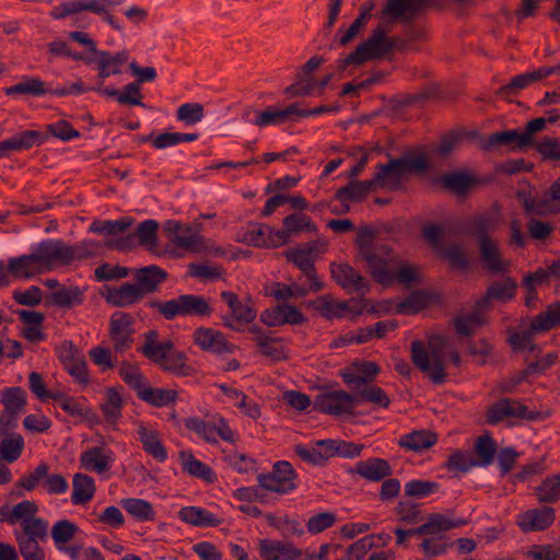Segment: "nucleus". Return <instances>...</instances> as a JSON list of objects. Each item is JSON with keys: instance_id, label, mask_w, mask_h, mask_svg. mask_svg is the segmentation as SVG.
Here are the masks:
<instances>
[{"instance_id": "45", "label": "nucleus", "mask_w": 560, "mask_h": 560, "mask_svg": "<svg viewBox=\"0 0 560 560\" xmlns=\"http://www.w3.org/2000/svg\"><path fill=\"white\" fill-rule=\"evenodd\" d=\"M138 397L155 407H164L177 399V392L160 387L144 386L138 392Z\"/></svg>"}, {"instance_id": "5", "label": "nucleus", "mask_w": 560, "mask_h": 560, "mask_svg": "<svg viewBox=\"0 0 560 560\" xmlns=\"http://www.w3.org/2000/svg\"><path fill=\"white\" fill-rule=\"evenodd\" d=\"M36 502L24 500L13 506L0 509V520L12 526H18L13 534L15 540L47 539L48 521L39 517Z\"/></svg>"}, {"instance_id": "4", "label": "nucleus", "mask_w": 560, "mask_h": 560, "mask_svg": "<svg viewBox=\"0 0 560 560\" xmlns=\"http://www.w3.org/2000/svg\"><path fill=\"white\" fill-rule=\"evenodd\" d=\"M381 368L373 361H354L347 366L341 377L343 382L361 398V400L373 405L375 408H388L390 398L386 392L374 384Z\"/></svg>"}, {"instance_id": "47", "label": "nucleus", "mask_w": 560, "mask_h": 560, "mask_svg": "<svg viewBox=\"0 0 560 560\" xmlns=\"http://www.w3.org/2000/svg\"><path fill=\"white\" fill-rule=\"evenodd\" d=\"M49 89L45 82L37 77H26L21 82L5 89L7 95L24 94L31 96H40L47 94Z\"/></svg>"}, {"instance_id": "53", "label": "nucleus", "mask_w": 560, "mask_h": 560, "mask_svg": "<svg viewBox=\"0 0 560 560\" xmlns=\"http://www.w3.org/2000/svg\"><path fill=\"white\" fill-rule=\"evenodd\" d=\"M440 180L444 187L457 195L468 191L475 183V179L464 172L445 174Z\"/></svg>"}, {"instance_id": "34", "label": "nucleus", "mask_w": 560, "mask_h": 560, "mask_svg": "<svg viewBox=\"0 0 560 560\" xmlns=\"http://www.w3.org/2000/svg\"><path fill=\"white\" fill-rule=\"evenodd\" d=\"M465 524L466 521L464 518H451L445 515L434 514L430 516L427 523L412 529V533L418 536L436 535L452 528L460 527Z\"/></svg>"}, {"instance_id": "44", "label": "nucleus", "mask_w": 560, "mask_h": 560, "mask_svg": "<svg viewBox=\"0 0 560 560\" xmlns=\"http://www.w3.org/2000/svg\"><path fill=\"white\" fill-rule=\"evenodd\" d=\"M433 295L427 291H415L396 306L397 313L411 315L428 307L433 302Z\"/></svg>"}, {"instance_id": "26", "label": "nucleus", "mask_w": 560, "mask_h": 560, "mask_svg": "<svg viewBox=\"0 0 560 560\" xmlns=\"http://www.w3.org/2000/svg\"><path fill=\"white\" fill-rule=\"evenodd\" d=\"M527 213L550 214L560 211V180L555 182L539 198L524 201Z\"/></svg>"}, {"instance_id": "13", "label": "nucleus", "mask_w": 560, "mask_h": 560, "mask_svg": "<svg viewBox=\"0 0 560 560\" xmlns=\"http://www.w3.org/2000/svg\"><path fill=\"white\" fill-rule=\"evenodd\" d=\"M221 299L230 308V314L223 317V325L225 327L234 331H241L244 325L252 323L256 318V310L249 300L241 301L231 291H223Z\"/></svg>"}, {"instance_id": "12", "label": "nucleus", "mask_w": 560, "mask_h": 560, "mask_svg": "<svg viewBox=\"0 0 560 560\" xmlns=\"http://www.w3.org/2000/svg\"><path fill=\"white\" fill-rule=\"evenodd\" d=\"M185 427L208 443H217L218 436L230 443L235 441V433L222 417H214L212 421L196 417L186 418Z\"/></svg>"}, {"instance_id": "42", "label": "nucleus", "mask_w": 560, "mask_h": 560, "mask_svg": "<svg viewBox=\"0 0 560 560\" xmlns=\"http://www.w3.org/2000/svg\"><path fill=\"white\" fill-rule=\"evenodd\" d=\"M124 400L121 394L116 388L105 390L104 401L101 404V410L105 421L110 425H116L121 418Z\"/></svg>"}, {"instance_id": "41", "label": "nucleus", "mask_w": 560, "mask_h": 560, "mask_svg": "<svg viewBox=\"0 0 560 560\" xmlns=\"http://www.w3.org/2000/svg\"><path fill=\"white\" fill-rule=\"evenodd\" d=\"M179 518L192 526H218L220 520L211 512L199 506H185L178 512Z\"/></svg>"}, {"instance_id": "59", "label": "nucleus", "mask_w": 560, "mask_h": 560, "mask_svg": "<svg viewBox=\"0 0 560 560\" xmlns=\"http://www.w3.org/2000/svg\"><path fill=\"white\" fill-rule=\"evenodd\" d=\"M254 341L259 347L261 353L273 361L285 359V351L280 339L270 336H256Z\"/></svg>"}, {"instance_id": "38", "label": "nucleus", "mask_w": 560, "mask_h": 560, "mask_svg": "<svg viewBox=\"0 0 560 560\" xmlns=\"http://www.w3.org/2000/svg\"><path fill=\"white\" fill-rule=\"evenodd\" d=\"M425 0H387L382 9V18H390L393 20H407L416 14Z\"/></svg>"}, {"instance_id": "8", "label": "nucleus", "mask_w": 560, "mask_h": 560, "mask_svg": "<svg viewBox=\"0 0 560 560\" xmlns=\"http://www.w3.org/2000/svg\"><path fill=\"white\" fill-rule=\"evenodd\" d=\"M390 47L392 43L386 36L385 27L378 25L351 54L338 60V67L340 70H345L348 66L359 67L368 61L381 60L390 54Z\"/></svg>"}, {"instance_id": "39", "label": "nucleus", "mask_w": 560, "mask_h": 560, "mask_svg": "<svg viewBox=\"0 0 560 560\" xmlns=\"http://www.w3.org/2000/svg\"><path fill=\"white\" fill-rule=\"evenodd\" d=\"M501 215L499 211H491L476 215L469 222V231L476 235L479 241L483 237H490L489 233L497 231L501 225Z\"/></svg>"}, {"instance_id": "61", "label": "nucleus", "mask_w": 560, "mask_h": 560, "mask_svg": "<svg viewBox=\"0 0 560 560\" xmlns=\"http://www.w3.org/2000/svg\"><path fill=\"white\" fill-rule=\"evenodd\" d=\"M308 292H312L310 287L306 288L296 282L290 284L273 283L270 288V295L277 300L300 299L307 295Z\"/></svg>"}, {"instance_id": "36", "label": "nucleus", "mask_w": 560, "mask_h": 560, "mask_svg": "<svg viewBox=\"0 0 560 560\" xmlns=\"http://www.w3.org/2000/svg\"><path fill=\"white\" fill-rule=\"evenodd\" d=\"M173 348L174 343L171 340L159 341L158 332L151 330L145 335L142 353L151 361L161 365Z\"/></svg>"}, {"instance_id": "43", "label": "nucleus", "mask_w": 560, "mask_h": 560, "mask_svg": "<svg viewBox=\"0 0 560 560\" xmlns=\"http://www.w3.org/2000/svg\"><path fill=\"white\" fill-rule=\"evenodd\" d=\"M560 326V302H553L532 318L534 332H545Z\"/></svg>"}, {"instance_id": "51", "label": "nucleus", "mask_w": 560, "mask_h": 560, "mask_svg": "<svg viewBox=\"0 0 560 560\" xmlns=\"http://www.w3.org/2000/svg\"><path fill=\"white\" fill-rule=\"evenodd\" d=\"M537 501L540 503H555L560 500V475L547 477L535 488Z\"/></svg>"}, {"instance_id": "11", "label": "nucleus", "mask_w": 560, "mask_h": 560, "mask_svg": "<svg viewBox=\"0 0 560 560\" xmlns=\"http://www.w3.org/2000/svg\"><path fill=\"white\" fill-rule=\"evenodd\" d=\"M425 167L427 161L423 156H418L411 160H395L388 164L381 165L372 182L373 185L392 189L398 186L402 175L407 171H422Z\"/></svg>"}, {"instance_id": "35", "label": "nucleus", "mask_w": 560, "mask_h": 560, "mask_svg": "<svg viewBox=\"0 0 560 560\" xmlns=\"http://www.w3.org/2000/svg\"><path fill=\"white\" fill-rule=\"evenodd\" d=\"M96 491L95 481L85 474H74L72 479L71 502L74 505H85L94 497Z\"/></svg>"}, {"instance_id": "37", "label": "nucleus", "mask_w": 560, "mask_h": 560, "mask_svg": "<svg viewBox=\"0 0 560 560\" xmlns=\"http://www.w3.org/2000/svg\"><path fill=\"white\" fill-rule=\"evenodd\" d=\"M315 308L326 318L336 319L342 318L348 313L353 315L360 312H353L347 301L335 300L330 295H322L315 301Z\"/></svg>"}, {"instance_id": "18", "label": "nucleus", "mask_w": 560, "mask_h": 560, "mask_svg": "<svg viewBox=\"0 0 560 560\" xmlns=\"http://www.w3.org/2000/svg\"><path fill=\"white\" fill-rule=\"evenodd\" d=\"M243 241L257 247H279L287 243V232L273 230L266 224L252 223L244 232Z\"/></svg>"}, {"instance_id": "2", "label": "nucleus", "mask_w": 560, "mask_h": 560, "mask_svg": "<svg viewBox=\"0 0 560 560\" xmlns=\"http://www.w3.org/2000/svg\"><path fill=\"white\" fill-rule=\"evenodd\" d=\"M355 244L359 256L365 261L371 276L378 283L388 285L399 282L410 285L420 280L419 268L395 256L386 244L374 238L371 229L361 228L358 231Z\"/></svg>"}, {"instance_id": "46", "label": "nucleus", "mask_w": 560, "mask_h": 560, "mask_svg": "<svg viewBox=\"0 0 560 560\" xmlns=\"http://www.w3.org/2000/svg\"><path fill=\"white\" fill-rule=\"evenodd\" d=\"M436 443L435 434L429 431H413L405 434L399 440V445L413 452H421Z\"/></svg>"}, {"instance_id": "28", "label": "nucleus", "mask_w": 560, "mask_h": 560, "mask_svg": "<svg viewBox=\"0 0 560 560\" xmlns=\"http://www.w3.org/2000/svg\"><path fill=\"white\" fill-rule=\"evenodd\" d=\"M96 67L98 70V79L104 80L110 75H117L122 72V67L129 59V52L126 50L112 54L109 51L100 50L95 56Z\"/></svg>"}, {"instance_id": "22", "label": "nucleus", "mask_w": 560, "mask_h": 560, "mask_svg": "<svg viewBox=\"0 0 560 560\" xmlns=\"http://www.w3.org/2000/svg\"><path fill=\"white\" fill-rule=\"evenodd\" d=\"M509 418L534 419V415L521 401L508 398L493 404L487 411V420L491 424Z\"/></svg>"}, {"instance_id": "62", "label": "nucleus", "mask_w": 560, "mask_h": 560, "mask_svg": "<svg viewBox=\"0 0 560 560\" xmlns=\"http://www.w3.org/2000/svg\"><path fill=\"white\" fill-rule=\"evenodd\" d=\"M132 224L128 217L115 221H94L90 225V231L96 234L117 235L127 230Z\"/></svg>"}, {"instance_id": "60", "label": "nucleus", "mask_w": 560, "mask_h": 560, "mask_svg": "<svg viewBox=\"0 0 560 560\" xmlns=\"http://www.w3.org/2000/svg\"><path fill=\"white\" fill-rule=\"evenodd\" d=\"M283 225L284 230L281 231L287 232V242L289 241L290 234H295L301 231L315 232L317 230L311 218L303 213H294L285 217Z\"/></svg>"}, {"instance_id": "33", "label": "nucleus", "mask_w": 560, "mask_h": 560, "mask_svg": "<svg viewBox=\"0 0 560 560\" xmlns=\"http://www.w3.org/2000/svg\"><path fill=\"white\" fill-rule=\"evenodd\" d=\"M137 434L142 443L143 450L155 460L163 463L167 459L166 448L163 446L159 433L155 430L140 424L137 429Z\"/></svg>"}, {"instance_id": "25", "label": "nucleus", "mask_w": 560, "mask_h": 560, "mask_svg": "<svg viewBox=\"0 0 560 560\" xmlns=\"http://www.w3.org/2000/svg\"><path fill=\"white\" fill-rule=\"evenodd\" d=\"M45 141V136L37 130H23L9 139L0 142V158H4L10 152H20L38 147Z\"/></svg>"}, {"instance_id": "32", "label": "nucleus", "mask_w": 560, "mask_h": 560, "mask_svg": "<svg viewBox=\"0 0 560 560\" xmlns=\"http://www.w3.org/2000/svg\"><path fill=\"white\" fill-rule=\"evenodd\" d=\"M353 471L369 481H380L392 474L387 460L382 458H369L355 464Z\"/></svg>"}, {"instance_id": "17", "label": "nucleus", "mask_w": 560, "mask_h": 560, "mask_svg": "<svg viewBox=\"0 0 560 560\" xmlns=\"http://www.w3.org/2000/svg\"><path fill=\"white\" fill-rule=\"evenodd\" d=\"M192 340L201 350L215 354L234 353L237 347L225 335L210 327H199L194 331Z\"/></svg>"}, {"instance_id": "27", "label": "nucleus", "mask_w": 560, "mask_h": 560, "mask_svg": "<svg viewBox=\"0 0 560 560\" xmlns=\"http://www.w3.org/2000/svg\"><path fill=\"white\" fill-rule=\"evenodd\" d=\"M479 250L481 260L490 272L500 275L509 270L510 261L503 258L498 243L491 237L480 240Z\"/></svg>"}, {"instance_id": "19", "label": "nucleus", "mask_w": 560, "mask_h": 560, "mask_svg": "<svg viewBox=\"0 0 560 560\" xmlns=\"http://www.w3.org/2000/svg\"><path fill=\"white\" fill-rule=\"evenodd\" d=\"M555 73H560V65L557 67H541L534 71L522 73L512 78L508 84L501 86L497 91V95L501 98L510 100L512 96L517 95L522 90L528 88L533 83Z\"/></svg>"}, {"instance_id": "15", "label": "nucleus", "mask_w": 560, "mask_h": 560, "mask_svg": "<svg viewBox=\"0 0 560 560\" xmlns=\"http://www.w3.org/2000/svg\"><path fill=\"white\" fill-rule=\"evenodd\" d=\"M115 460L114 451L104 441L96 446L88 447L79 457L83 469L98 475L110 470Z\"/></svg>"}, {"instance_id": "21", "label": "nucleus", "mask_w": 560, "mask_h": 560, "mask_svg": "<svg viewBox=\"0 0 560 560\" xmlns=\"http://www.w3.org/2000/svg\"><path fill=\"white\" fill-rule=\"evenodd\" d=\"M330 272L334 280L348 293L364 294L370 289L368 280L348 264L332 262Z\"/></svg>"}, {"instance_id": "10", "label": "nucleus", "mask_w": 560, "mask_h": 560, "mask_svg": "<svg viewBox=\"0 0 560 560\" xmlns=\"http://www.w3.org/2000/svg\"><path fill=\"white\" fill-rule=\"evenodd\" d=\"M361 402H364L353 392L350 394L346 390H328L319 393L314 400L315 409L335 417L353 415V410Z\"/></svg>"}, {"instance_id": "23", "label": "nucleus", "mask_w": 560, "mask_h": 560, "mask_svg": "<svg viewBox=\"0 0 560 560\" xmlns=\"http://www.w3.org/2000/svg\"><path fill=\"white\" fill-rule=\"evenodd\" d=\"M258 551L265 560H296L302 550L293 542L264 538L258 541Z\"/></svg>"}, {"instance_id": "30", "label": "nucleus", "mask_w": 560, "mask_h": 560, "mask_svg": "<svg viewBox=\"0 0 560 560\" xmlns=\"http://www.w3.org/2000/svg\"><path fill=\"white\" fill-rule=\"evenodd\" d=\"M137 287L142 290V295L158 290L159 285L167 278V272L156 265H150L133 271Z\"/></svg>"}, {"instance_id": "48", "label": "nucleus", "mask_w": 560, "mask_h": 560, "mask_svg": "<svg viewBox=\"0 0 560 560\" xmlns=\"http://www.w3.org/2000/svg\"><path fill=\"white\" fill-rule=\"evenodd\" d=\"M185 317H209L213 308L210 301L202 295L183 294Z\"/></svg>"}, {"instance_id": "56", "label": "nucleus", "mask_w": 560, "mask_h": 560, "mask_svg": "<svg viewBox=\"0 0 560 560\" xmlns=\"http://www.w3.org/2000/svg\"><path fill=\"white\" fill-rule=\"evenodd\" d=\"M0 399L10 413L20 412L26 404L25 392L21 387H9L0 393Z\"/></svg>"}, {"instance_id": "63", "label": "nucleus", "mask_w": 560, "mask_h": 560, "mask_svg": "<svg viewBox=\"0 0 560 560\" xmlns=\"http://www.w3.org/2000/svg\"><path fill=\"white\" fill-rule=\"evenodd\" d=\"M315 81L312 75L298 73L295 81L287 86L283 93L289 97L308 96L315 94Z\"/></svg>"}, {"instance_id": "7", "label": "nucleus", "mask_w": 560, "mask_h": 560, "mask_svg": "<svg viewBox=\"0 0 560 560\" xmlns=\"http://www.w3.org/2000/svg\"><path fill=\"white\" fill-rule=\"evenodd\" d=\"M125 2L126 0H67L56 5L51 10L50 16L55 20L72 18L74 23L82 25L83 13L91 12L100 16L113 30L121 32L124 26L113 14L112 9Z\"/></svg>"}, {"instance_id": "14", "label": "nucleus", "mask_w": 560, "mask_h": 560, "mask_svg": "<svg viewBox=\"0 0 560 560\" xmlns=\"http://www.w3.org/2000/svg\"><path fill=\"white\" fill-rule=\"evenodd\" d=\"M295 472L288 462H278L273 465L272 471L261 474L257 481L260 488L277 493H288L295 488Z\"/></svg>"}, {"instance_id": "6", "label": "nucleus", "mask_w": 560, "mask_h": 560, "mask_svg": "<svg viewBox=\"0 0 560 560\" xmlns=\"http://www.w3.org/2000/svg\"><path fill=\"white\" fill-rule=\"evenodd\" d=\"M163 230L168 240L165 253L173 258L184 257L186 253H220L219 248H214L200 232L199 224H186L176 220H167Z\"/></svg>"}, {"instance_id": "58", "label": "nucleus", "mask_w": 560, "mask_h": 560, "mask_svg": "<svg viewBox=\"0 0 560 560\" xmlns=\"http://www.w3.org/2000/svg\"><path fill=\"white\" fill-rule=\"evenodd\" d=\"M67 415L81 420H90L94 417L92 409L82 400L72 396H66L59 406Z\"/></svg>"}, {"instance_id": "52", "label": "nucleus", "mask_w": 560, "mask_h": 560, "mask_svg": "<svg viewBox=\"0 0 560 560\" xmlns=\"http://www.w3.org/2000/svg\"><path fill=\"white\" fill-rule=\"evenodd\" d=\"M497 447L492 438L488 435L479 436L475 443L474 455L477 459V465L487 467L492 464L494 459Z\"/></svg>"}, {"instance_id": "64", "label": "nucleus", "mask_w": 560, "mask_h": 560, "mask_svg": "<svg viewBox=\"0 0 560 560\" xmlns=\"http://www.w3.org/2000/svg\"><path fill=\"white\" fill-rule=\"evenodd\" d=\"M373 186L372 180L352 182L348 186L338 189L336 198L341 201L362 199L369 194Z\"/></svg>"}, {"instance_id": "55", "label": "nucleus", "mask_w": 560, "mask_h": 560, "mask_svg": "<svg viewBox=\"0 0 560 560\" xmlns=\"http://www.w3.org/2000/svg\"><path fill=\"white\" fill-rule=\"evenodd\" d=\"M121 506L138 521H150L154 518V511L145 500L128 498L121 500Z\"/></svg>"}, {"instance_id": "16", "label": "nucleus", "mask_w": 560, "mask_h": 560, "mask_svg": "<svg viewBox=\"0 0 560 560\" xmlns=\"http://www.w3.org/2000/svg\"><path fill=\"white\" fill-rule=\"evenodd\" d=\"M555 521L556 511L551 506L528 509L516 516V525L525 534L546 530Z\"/></svg>"}, {"instance_id": "20", "label": "nucleus", "mask_w": 560, "mask_h": 560, "mask_svg": "<svg viewBox=\"0 0 560 560\" xmlns=\"http://www.w3.org/2000/svg\"><path fill=\"white\" fill-rule=\"evenodd\" d=\"M132 317L122 312H116L109 320V336L115 352H124L131 347L132 343Z\"/></svg>"}, {"instance_id": "3", "label": "nucleus", "mask_w": 560, "mask_h": 560, "mask_svg": "<svg viewBox=\"0 0 560 560\" xmlns=\"http://www.w3.org/2000/svg\"><path fill=\"white\" fill-rule=\"evenodd\" d=\"M455 366H459V354L451 349L447 341L441 336H433L429 339L428 345L421 341H412L411 343V359L413 364L435 384H442L445 381V363L446 358Z\"/></svg>"}, {"instance_id": "29", "label": "nucleus", "mask_w": 560, "mask_h": 560, "mask_svg": "<svg viewBox=\"0 0 560 560\" xmlns=\"http://www.w3.org/2000/svg\"><path fill=\"white\" fill-rule=\"evenodd\" d=\"M103 295L107 303L118 307H127L144 298L142 290L136 283L130 282H126L118 288L107 289Z\"/></svg>"}, {"instance_id": "50", "label": "nucleus", "mask_w": 560, "mask_h": 560, "mask_svg": "<svg viewBox=\"0 0 560 560\" xmlns=\"http://www.w3.org/2000/svg\"><path fill=\"white\" fill-rule=\"evenodd\" d=\"M24 448V439L19 433L7 434L0 443V458L8 462H15Z\"/></svg>"}, {"instance_id": "40", "label": "nucleus", "mask_w": 560, "mask_h": 560, "mask_svg": "<svg viewBox=\"0 0 560 560\" xmlns=\"http://www.w3.org/2000/svg\"><path fill=\"white\" fill-rule=\"evenodd\" d=\"M51 303L61 308L79 306L84 301V290L77 285H62L51 291L49 295Z\"/></svg>"}, {"instance_id": "54", "label": "nucleus", "mask_w": 560, "mask_h": 560, "mask_svg": "<svg viewBox=\"0 0 560 560\" xmlns=\"http://www.w3.org/2000/svg\"><path fill=\"white\" fill-rule=\"evenodd\" d=\"M159 224L154 220H145L141 222L137 230L136 236L139 241V244L144 246L149 252L154 254H159L156 252V232Z\"/></svg>"}, {"instance_id": "9", "label": "nucleus", "mask_w": 560, "mask_h": 560, "mask_svg": "<svg viewBox=\"0 0 560 560\" xmlns=\"http://www.w3.org/2000/svg\"><path fill=\"white\" fill-rule=\"evenodd\" d=\"M327 247L328 243L326 241L317 240L313 243L284 252L285 258L303 272L310 283V290H312V292H318L324 287L316 275L314 260L317 255L325 253Z\"/></svg>"}, {"instance_id": "24", "label": "nucleus", "mask_w": 560, "mask_h": 560, "mask_svg": "<svg viewBox=\"0 0 560 560\" xmlns=\"http://www.w3.org/2000/svg\"><path fill=\"white\" fill-rule=\"evenodd\" d=\"M260 320L269 327H276L285 324H302L305 320V317L298 307L284 303L265 310L260 314Z\"/></svg>"}, {"instance_id": "57", "label": "nucleus", "mask_w": 560, "mask_h": 560, "mask_svg": "<svg viewBox=\"0 0 560 560\" xmlns=\"http://www.w3.org/2000/svg\"><path fill=\"white\" fill-rule=\"evenodd\" d=\"M78 530L79 527L68 520L56 522L51 527V537L56 548L63 549V546L74 537Z\"/></svg>"}, {"instance_id": "49", "label": "nucleus", "mask_w": 560, "mask_h": 560, "mask_svg": "<svg viewBox=\"0 0 560 560\" xmlns=\"http://www.w3.org/2000/svg\"><path fill=\"white\" fill-rule=\"evenodd\" d=\"M182 466L185 471L189 475L203 479L208 482H212L214 480L213 470L201 460L197 459L190 453H180Z\"/></svg>"}, {"instance_id": "1", "label": "nucleus", "mask_w": 560, "mask_h": 560, "mask_svg": "<svg viewBox=\"0 0 560 560\" xmlns=\"http://www.w3.org/2000/svg\"><path fill=\"white\" fill-rule=\"evenodd\" d=\"M95 245L94 241H85L74 246H69L59 240L42 242L31 254L9 259L10 278L11 280L31 279L57 266L84 259L94 253Z\"/></svg>"}, {"instance_id": "31", "label": "nucleus", "mask_w": 560, "mask_h": 560, "mask_svg": "<svg viewBox=\"0 0 560 560\" xmlns=\"http://www.w3.org/2000/svg\"><path fill=\"white\" fill-rule=\"evenodd\" d=\"M528 147L527 135H523V131L516 129L506 130L502 132H494L489 136L485 148L487 150H493L497 148H506L509 150L523 149Z\"/></svg>"}]
</instances>
